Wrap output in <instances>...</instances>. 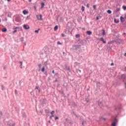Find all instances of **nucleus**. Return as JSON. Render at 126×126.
Instances as JSON below:
<instances>
[{"mask_svg": "<svg viewBox=\"0 0 126 126\" xmlns=\"http://www.w3.org/2000/svg\"><path fill=\"white\" fill-rule=\"evenodd\" d=\"M58 29H59V26H56L54 27V31H57V30H58Z\"/></svg>", "mask_w": 126, "mask_h": 126, "instance_id": "13", "label": "nucleus"}, {"mask_svg": "<svg viewBox=\"0 0 126 126\" xmlns=\"http://www.w3.org/2000/svg\"><path fill=\"white\" fill-rule=\"evenodd\" d=\"M54 117H55L54 115H51V116H50V117H49V119H50L51 120H52V119H53V118H54Z\"/></svg>", "mask_w": 126, "mask_h": 126, "instance_id": "26", "label": "nucleus"}, {"mask_svg": "<svg viewBox=\"0 0 126 126\" xmlns=\"http://www.w3.org/2000/svg\"><path fill=\"white\" fill-rule=\"evenodd\" d=\"M20 41H21V42H23V41H24V37H21Z\"/></svg>", "mask_w": 126, "mask_h": 126, "instance_id": "22", "label": "nucleus"}, {"mask_svg": "<svg viewBox=\"0 0 126 126\" xmlns=\"http://www.w3.org/2000/svg\"><path fill=\"white\" fill-rule=\"evenodd\" d=\"M120 21L121 22H125V18H124L123 16L120 17Z\"/></svg>", "mask_w": 126, "mask_h": 126, "instance_id": "8", "label": "nucleus"}, {"mask_svg": "<svg viewBox=\"0 0 126 126\" xmlns=\"http://www.w3.org/2000/svg\"><path fill=\"white\" fill-rule=\"evenodd\" d=\"M99 84H100V82H97V83H96V85H99Z\"/></svg>", "mask_w": 126, "mask_h": 126, "instance_id": "47", "label": "nucleus"}, {"mask_svg": "<svg viewBox=\"0 0 126 126\" xmlns=\"http://www.w3.org/2000/svg\"><path fill=\"white\" fill-rule=\"evenodd\" d=\"M62 36L63 37H64V34L62 33Z\"/></svg>", "mask_w": 126, "mask_h": 126, "instance_id": "43", "label": "nucleus"}, {"mask_svg": "<svg viewBox=\"0 0 126 126\" xmlns=\"http://www.w3.org/2000/svg\"><path fill=\"white\" fill-rule=\"evenodd\" d=\"M102 35L103 36H105V35H106V32H105V30H102Z\"/></svg>", "mask_w": 126, "mask_h": 126, "instance_id": "15", "label": "nucleus"}, {"mask_svg": "<svg viewBox=\"0 0 126 126\" xmlns=\"http://www.w3.org/2000/svg\"><path fill=\"white\" fill-rule=\"evenodd\" d=\"M96 5H93V8H94V10H96Z\"/></svg>", "mask_w": 126, "mask_h": 126, "instance_id": "24", "label": "nucleus"}, {"mask_svg": "<svg viewBox=\"0 0 126 126\" xmlns=\"http://www.w3.org/2000/svg\"><path fill=\"white\" fill-rule=\"evenodd\" d=\"M125 88H126V82L125 83Z\"/></svg>", "mask_w": 126, "mask_h": 126, "instance_id": "53", "label": "nucleus"}, {"mask_svg": "<svg viewBox=\"0 0 126 126\" xmlns=\"http://www.w3.org/2000/svg\"><path fill=\"white\" fill-rule=\"evenodd\" d=\"M98 105L99 107H102L103 106V104H102V102H99Z\"/></svg>", "mask_w": 126, "mask_h": 126, "instance_id": "20", "label": "nucleus"}, {"mask_svg": "<svg viewBox=\"0 0 126 126\" xmlns=\"http://www.w3.org/2000/svg\"><path fill=\"white\" fill-rule=\"evenodd\" d=\"M6 67H4V69H5Z\"/></svg>", "mask_w": 126, "mask_h": 126, "instance_id": "64", "label": "nucleus"}, {"mask_svg": "<svg viewBox=\"0 0 126 126\" xmlns=\"http://www.w3.org/2000/svg\"><path fill=\"white\" fill-rule=\"evenodd\" d=\"M41 4V8H44V6H45V3L42 2Z\"/></svg>", "mask_w": 126, "mask_h": 126, "instance_id": "14", "label": "nucleus"}, {"mask_svg": "<svg viewBox=\"0 0 126 126\" xmlns=\"http://www.w3.org/2000/svg\"><path fill=\"white\" fill-rule=\"evenodd\" d=\"M23 14L26 15L28 14V11H26V10L23 11Z\"/></svg>", "mask_w": 126, "mask_h": 126, "instance_id": "11", "label": "nucleus"}, {"mask_svg": "<svg viewBox=\"0 0 126 126\" xmlns=\"http://www.w3.org/2000/svg\"><path fill=\"white\" fill-rule=\"evenodd\" d=\"M79 37H80L79 34H76V38H79Z\"/></svg>", "mask_w": 126, "mask_h": 126, "instance_id": "29", "label": "nucleus"}, {"mask_svg": "<svg viewBox=\"0 0 126 126\" xmlns=\"http://www.w3.org/2000/svg\"><path fill=\"white\" fill-rule=\"evenodd\" d=\"M83 30H85V29H84V28H83Z\"/></svg>", "mask_w": 126, "mask_h": 126, "instance_id": "63", "label": "nucleus"}, {"mask_svg": "<svg viewBox=\"0 0 126 126\" xmlns=\"http://www.w3.org/2000/svg\"><path fill=\"white\" fill-rule=\"evenodd\" d=\"M125 57H126V53L124 54Z\"/></svg>", "mask_w": 126, "mask_h": 126, "instance_id": "55", "label": "nucleus"}, {"mask_svg": "<svg viewBox=\"0 0 126 126\" xmlns=\"http://www.w3.org/2000/svg\"><path fill=\"white\" fill-rule=\"evenodd\" d=\"M45 113H49V110L46 109L45 110Z\"/></svg>", "mask_w": 126, "mask_h": 126, "instance_id": "40", "label": "nucleus"}, {"mask_svg": "<svg viewBox=\"0 0 126 126\" xmlns=\"http://www.w3.org/2000/svg\"><path fill=\"white\" fill-rule=\"evenodd\" d=\"M107 12L108 13V14H111V13H112V11L111 10H108Z\"/></svg>", "mask_w": 126, "mask_h": 126, "instance_id": "16", "label": "nucleus"}, {"mask_svg": "<svg viewBox=\"0 0 126 126\" xmlns=\"http://www.w3.org/2000/svg\"><path fill=\"white\" fill-rule=\"evenodd\" d=\"M34 8L35 10H36V9H37V7H36V6H35L34 7Z\"/></svg>", "mask_w": 126, "mask_h": 126, "instance_id": "48", "label": "nucleus"}, {"mask_svg": "<svg viewBox=\"0 0 126 126\" xmlns=\"http://www.w3.org/2000/svg\"><path fill=\"white\" fill-rule=\"evenodd\" d=\"M126 78V74H122V75H121V78H122V79H125Z\"/></svg>", "mask_w": 126, "mask_h": 126, "instance_id": "10", "label": "nucleus"}, {"mask_svg": "<svg viewBox=\"0 0 126 126\" xmlns=\"http://www.w3.org/2000/svg\"><path fill=\"white\" fill-rule=\"evenodd\" d=\"M37 20H42V17L43 16L42 15V14H40L39 16L38 15L36 16Z\"/></svg>", "mask_w": 126, "mask_h": 126, "instance_id": "4", "label": "nucleus"}, {"mask_svg": "<svg viewBox=\"0 0 126 126\" xmlns=\"http://www.w3.org/2000/svg\"><path fill=\"white\" fill-rule=\"evenodd\" d=\"M102 119L104 120V121L106 120V118H102Z\"/></svg>", "mask_w": 126, "mask_h": 126, "instance_id": "51", "label": "nucleus"}, {"mask_svg": "<svg viewBox=\"0 0 126 126\" xmlns=\"http://www.w3.org/2000/svg\"><path fill=\"white\" fill-rule=\"evenodd\" d=\"M41 71L42 72H44V71H45V66H43L42 68L41 69Z\"/></svg>", "mask_w": 126, "mask_h": 126, "instance_id": "19", "label": "nucleus"}, {"mask_svg": "<svg viewBox=\"0 0 126 126\" xmlns=\"http://www.w3.org/2000/svg\"><path fill=\"white\" fill-rule=\"evenodd\" d=\"M55 80L54 81V82H58V78L55 77Z\"/></svg>", "mask_w": 126, "mask_h": 126, "instance_id": "28", "label": "nucleus"}, {"mask_svg": "<svg viewBox=\"0 0 126 126\" xmlns=\"http://www.w3.org/2000/svg\"><path fill=\"white\" fill-rule=\"evenodd\" d=\"M114 22H115V23H119V22H120V20H118L117 21V20H116V19H114Z\"/></svg>", "mask_w": 126, "mask_h": 126, "instance_id": "18", "label": "nucleus"}, {"mask_svg": "<svg viewBox=\"0 0 126 126\" xmlns=\"http://www.w3.org/2000/svg\"><path fill=\"white\" fill-rule=\"evenodd\" d=\"M1 90L2 91L4 90V87L3 86V85H1Z\"/></svg>", "mask_w": 126, "mask_h": 126, "instance_id": "25", "label": "nucleus"}, {"mask_svg": "<svg viewBox=\"0 0 126 126\" xmlns=\"http://www.w3.org/2000/svg\"><path fill=\"white\" fill-rule=\"evenodd\" d=\"M67 69V70H68V71H69V70H70V69H69V68H68Z\"/></svg>", "mask_w": 126, "mask_h": 126, "instance_id": "50", "label": "nucleus"}, {"mask_svg": "<svg viewBox=\"0 0 126 126\" xmlns=\"http://www.w3.org/2000/svg\"><path fill=\"white\" fill-rule=\"evenodd\" d=\"M21 64L20 65L21 66V68H22V62H20Z\"/></svg>", "mask_w": 126, "mask_h": 126, "instance_id": "35", "label": "nucleus"}, {"mask_svg": "<svg viewBox=\"0 0 126 126\" xmlns=\"http://www.w3.org/2000/svg\"><path fill=\"white\" fill-rule=\"evenodd\" d=\"M115 110L117 113H120V111H121V106H116L115 107Z\"/></svg>", "mask_w": 126, "mask_h": 126, "instance_id": "3", "label": "nucleus"}, {"mask_svg": "<svg viewBox=\"0 0 126 126\" xmlns=\"http://www.w3.org/2000/svg\"><path fill=\"white\" fill-rule=\"evenodd\" d=\"M73 50H75V51H77L79 49V45H73Z\"/></svg>", "mask_w": 126, "mask_h": 126, "instance_id": "2", "label": "nucleus"}, {"mask_svg": "<svg viewBox=\"0 0 126 126\" xmlns=\"http://www.w3.org/2000/svg\"><path fill=\"white\" fill-rule=\"evenodd\" d=\"M123 8L124 10H126V6H123Z\"/></svg>", "mask_w": 126, "mask_h": 126, "instance_id": "30", "label": "nucleus"}, {"mask_svg": "<svg viewBox=\"0 0 126 126\" xmlns=\"http://www.w3.org/2000/svg\"><path fill=\"white\" fill-rule=\"evenodd\" d=\"M74 114L75 115V116H76V118H79V116L76 115L75 113H74Z\"/></svg>", "mask_w": 126, "mask_h": 126, "instance_id": "38", "label": "nucleus"}, {"mask_svg": "<svg viewBox=\"0 0 126 126\" xmlns=\"http://www.w3.org/2000/svg\"><path fill=\"white\" fill-rule=\"evenodd\" d=\"M0 116H2V113H1V112L0 111Z\"/></svg>", "mask_w": 126, "mask_h": 126, "instance_id": "46", "label": "nucleus"}, {"mask_svg": "<svg viewBox=\"0 0 126 126\" xmlns=\"http://www.w3.org/2000/svg\"><path fill=\"white\" fill-rule=\"evenodd\" d=\"M111 65H114V63H111Z\"/></svg>", "mask_w": 126, "mask_h": 126, "instance_id": "49", "label": "nucleus"}, {"mask_svg": "<svg viewBox=\"0 0 126 126\" xmlns=\"http://www.w3.org/2000/svg\"><path fill=\"white\" fill-rule=\"evenodd\" d=\"M48 123H49V124H51V121L49 120V121H48Z\"/></svg>", "mask_w": 126, "mask_h": 126, "instance_id": "56", "label": "nucleus"}, {"mask_svg": "<svg viewBox=\"0 0 126 126\" xmlns=\"http://www.w3.org/2000/svg\"><path fill=\"white\" fill-rule=\"evenodd\" d=\"M118 123V119L117 118H114V122H113L111 124L112 126H116L117 123Z\"/></svg>", "mask_w": 126, "mask_h": 126, "instance_id": "1", "label": "nucleus"}, {"mask_svg": "<svg viewBox=\"0 0 126 126\" xmlns=\"http://www.w3.org/2000/svg\"><path fill=\"white\" fill-rule=\"evenodd\" d=\"M30 2H31L32 1V0H29Z\"/></svg>", "mask_w": 126, "mask_h": 126, "instance_id": "58", "label": "nucleus"}, {"mask_svg": "<svg viewBox=\"0 0 126 126\" xmlns=\"http://www.w3.org/2000/svg\"><path fill=\"white\" fill-rule=\"evenodd\" d=\"M40 89H38V92H40Z\"/></svg>", "mask_w": 126, "mask_h": 126, "instance_id": "59", "label": "nucleus"}, {"mask_svg": "<svg viewBox=\"0 0 126 126\" xmlns=\"http://www.w3.org/2000/svg\"><path fill=\"white\" fill-rule=\"evenodd\" d=\"M11 0H7V1H10Z\"/></svg>", "mask_w": 126, "mask_h": 126, "instance_id": "61", "label": "nucleus"}, {"mask_svg": "<svg viewBox=\"0 0 126 126\" xmlns=\"http://www.w3.org/2000/svg\"><path fill=\"white\" fill-rule=\"evenodd\" d=\"M51 115H54V114H55V111L53 110L51 113H50Z\"/></svg>", "mask_w": 126, "mask_h": 126, "instance_id": "23", "label": "nucleus"}, {"mask_svg": "<svg viewBox=\"0 0 126 126\" xmlns=\"http://www.w3.org/2000/svg\"><path fill=\"white\" fill-rule=\"evenodd\" d=\"M96 19L98 20V19H99V18L98 17H97Z\"/></svg>", "mask_w": 126, "mask_h": 126, "instance_id": "57", "label": "nucleus"}, {"mask_svg": "<svg viewBox=\"0 0 126 126\" xmlns=\"http://www.w3.org/2000/svg\"><path fill=\"white\" fill-rule=\"evenodd\" d=\"M85 100H86V102H87V103H89V99H88V98H86Z\"/></svg>", "mask_w": 126, "mask_h": 126, "instance_id": "27", "label": "nucleus"}, {"mask_svg": "<svg viewBox=\"0 0 126 126\" xmlns=\"http://www.w3.org/2000/svg\"><path fill=\"white\" fill-rule=\"evenodd\" d=\"M52 73H53V74H55V70H52Z\"/></svg>", "mask_w": 126, "mask_h": 126, "instance_id": "45", "label": "nucleus"}, {"mask_svg": "<svg viewBox=\"0 0 126 126\" xmlns=\"http://www.w3.org/2000/svg\"><path fill=\"white\" fill-rule=\"evenodd\" d=\"M84 10H85V7H84V6H82V11H84Z\"/></svg>", "mask_w": 126, "mask_h": 126, "instance_id": "17", "label": "nucleus"}, {"mask_svg": "<svg viewBox=\"0 0 126 126\" xmlns=\"http://www.w3.org/2000/svg\"><path fill=\"white\" fill-rule=\"evenodd\" d=\"M0 22H1V19H0Z\"/></svg>", "mask_w": 126, "mask_h": 126, "instance_id": "60", "label": "nucleus"}, {"mask_svg": "<svg viewBox=\"0 0 126 126\" xmlns=\"http://www.w3.org/2000/svg\"><path fill=\"white\" fill-rule=\"evenodd\" d=\"M23 27L26 30H28V29H30V27H29V26H27V25H24Z\"/></svg>", "mask_w": 126, "mask_h": 126, "instance_id": "6", "label": "nucleus"}, {"mask_svg": "<svg viewBox=\"0 0 126 126\" xmlns=\"http://www.w3.org/2000/svg\"><path fill=\"white\" fill-rule=\"evenodd\" d=\"M25 46H26V43H25Z\"/></svg>", "mask_w": 126, "mask_h": 126, "instance_id": "62", "label": "nucleus"}, {"mask_svg": "<svg viewBox=\"0 0 126 126\" xmlns=\"http://www.w3.org/2000/svg\"><path fill=\"white\" fill-rule=\"evenodd\" d=\"M14 30H16L17 29H19V27H16L15 28H14Z\"/></svg>", "mask_w": 126, "mask_h": 126, "instance_id": "34", "label": "nucleus"}, {"mask_svg": "<svg viewBox=\"0 0 126 126\" xmlns=\"http://www.w3.org/2000/svg\"><path fill=\"white\" fill-rule=\"evenodd\" d=\"M99 41L100 42H102L104 44H107V41H105L104 40V38H103V37L99 38Z\"/></svg>", "mask_w": 126, "mask_h": 126, "instance_id": "5", "label": "nucleus"}, {"mask_svg": "<svg viewBox=\"0 0 126 126\" xmlns=\"http://www.w3.org/2000/svg\"><path fill=\"white\" fill-rule=\"evenodd\" d=\"M16 32H17V30H15L13 32V33H16Z\"/></svg>", "mask_w": 126, "mask_h": 126, "instance_id": "39", "label": "nucleus"}, {"mask_svg": "<svg viewBox=\"0 0 126 126\" xmlns=\"http://www.w3.org/2000/svg\"><path fill=\"white\" fill-rule=\"evenodd\" d=\"M7 31V29L6 28H3L2 29V32H6Z\"/></svg>", "mask_w": 126, "mask_h": 126, "instance_id": "12", "label": "nucleus"}, {"mask_svg": "<svg viewBox=\"0 0 126 126\" xmlns=\"http://www.w3.org/2000/svg\"><path fill=\"white\" fill-rule=\"evenodd\" d=\"M40 31V29H38L37 30L34 31L35 33H39V31Z\"/></svg>", "mask_w": 126, "mask_h": 126, "instance_id": "21", "label": "nucleus"}, {"mask_svg": "<svg viewBox=\"0 0 126 126\" xmlns=\"http://www.w3.org/2000/svg\"><path fill=\"white\" fill-rule=\"evenodd\" d=\"M57 44L58 45H62V43H61L60 41H58Z\"/></svg>", "mask_w": 126, "mask_h": 126, "instance_id": "33", "label": "nucleus"}, {"mask_svg": "<svg viewBox=\"0 0 126 126\" xmlns=\"http://www.w3.org/2000/svg\"><path fill=\"white\" fill-rule=\"evenodd\" d=\"M120 10H121V9H120V8H117V9H116L117 12H118V11H120Z\"/></svg>", "mask_w": 126, "mask_h": 126, "instance_id": "32", "label": "nucleus"}, {"mask_svg": "<svg viewBox=\"0 0 126 126\" xmlns=\"http://www.w3.org/2000/svg\"><path fill=\"white\" fill-rule=\"evenodd\" d=\"M55 76H58V75H59V73H55Z\"/></svg>", "mask_w": 126, "mask_h": 126, "instance_id": "41", "label": "nucleus"}, {"mask_svg": "<svg viewBox=\"0 0 126 126\" xmlns=\"http://www.w3.org/2000/svg\"><path fill=\"white\" fill-rule=\"evenodd\" d=\"M15 21H16V22H20L21 21L20 17H16L15 18Z\"/></svg>", "mask_w": 126, "mask_h": 126, "instance_id": "7", "label": "nucleus"}, {"mask_svg": "<svg viewBox=\"0 0 126 126\" xmlns=\"http://www.w3.org/2000/svg\"><path fill=\"white\" fill-rule=\"evenodd\" d=\"M87 35H89V36H90V35H92V32L88 31L87 32Z\"/></svg>", "mask_w": 126, "mask_h": 126, "instance_id": "9", "label": "nucleus"}, {"mask_svg": "<svg viewBox=\"0 0 126 126\" xmlns=\"http://www.w3.org/2000/svg\"><path fill=\"white\" fill-rule=\"evenodd\" d=\"M38 67H39V68H41V67H42V64H41V63L39 64Z\"/></svg>", "mask_w": 126, "mask_h": 126, "instance_id": "31", "label": "nucleus"}, {"mask_svg": "<svg viewBox=\"0 0 126 126\" xmlns=\"http://www.w3.org/2000/svg\"><path fill=\"white\" fill-rule=\"evenodd\" d=\"M55 121H57V120H59V117H56L55 118Z\"/></svg>", "mask_w": 126, "mask_h": 126, "instance_id": "37", "label": "nucleus"}, {"mask_svg": "<svg viewBox=\"0 0 126 126\" xmlns=\"http://www.w3.org/2000/svg\"><path fill=\"white\" fill-rule=\"evenodd\" d=\"M87 7H88V8H89L90 7V5H89V3H88L86 5Z\"/></svg>", "mask_w": 126, "mask_h": 126, "instance_id": "36", "label": "nucleus"}, {"mask_svg": "<svg viewBox=\"0 0 126 126\" xmlns=\"http://www.w3.org/2000/svg\"><path fill=\"white\" fill-rule=\"evenodd\" d=\"M35 89H37V90H38L39 89V87H36Z\"/></svg>", "mask_w": 126, "mask_h": 126, "instance_id": "44", "label": "nucleus"}, {"mask_svg": "<svg viewBox=\"0 0 126 126\" xmlns=\"http://www.w3.org/2000/svg\"><path fill=\"white\" fill-rule=\"evenodd\" d=\"M45 74L46 75H48V73L47 72H45Z\"/></svg>", "mask_w": 126, "mask_h": 126, "instance_id": "52", "label": "nucleus"}, {"mask_svg": "<svg viewBox=\"0 0 126 126\" xmlns=\"http://www.w3.org/2000/svg\"><path fill=\"white\" fill-rule=\"evenodd\" d=\"M78 71H80V72H81V70H78Z\"/></svg>", "mask_w": 126, "mask_h": 126, "instance_id": "54", "label": "nucleus"}, {"mask_svg": "<svg viewBox=\"0 0 126 126\" xmlns=\"http://www.w3.org/2000/svg\"><path fill=\"white\" fill-rule=\"evenodd\" d=\"M85 123V121H83L82 123V126H84V123Z\"/></svg>", "mask_w": 126, "mask_h": 126, "instance_id": "42", "label": "nucleus"}]
</instances>
